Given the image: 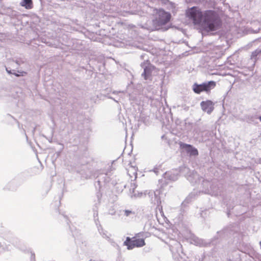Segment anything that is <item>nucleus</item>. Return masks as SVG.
I'll return each instance as SVG.
<instances>
[{
  "label": "nucleus",
  "instance_id": "393cba45",
  "mask_svg": "<svg viewBox=\"0 0 261 261\" xmlns=\"http://www.w3.org/2000/svg\"><path fill=\"white\" fill-rule=\"evenodd\" d=\"M185 170H188V168H185Z\"/></svg>",
  "mask_w": 261,
  "mask_h": 261
},
{
  "label": "nucleus",
  "instance_id": "4468645a",
  "mask_svg": "<svg viewBox=\"0 0 261 261\" xmlns=\"http://www.w3.org/2000/svg\"><path fill=\"white\" fill-rule=\"evenodd\" d=\"M13 74L16 76H23L27 74V72L24 71H17V72L13 70Z\"/></svg>",
  "mask_w": 261,
  "mask_h": 261
},
{
  "label": "nucleus",
  "instance_id": "b1692460",
  "mask_svg": "<svg viewBox=\"0 0 261 261\" xmlns=\"http://www.w3.org/2000/svg\"><path fill=\"white\" fill-rule=\"evenodd\" d=\"M259 120H260V121H261V116H259Z\"/></svg>",
  "mask_w": 261,
  "mask_h": 261
},
{
  "label": "nucleus",
  "instance_id": "a211bd4d",
  "mask_svg": "<svg viewBox=\"0 0 261 261\" xmlns=\"http://www.w3.org/2000/svg\"><path fill=\"white\" fill-rule=\"evenodd\" d=\"M133 212L129 210H125L124 211V215L126 216H128L130 214H133Z\"/></svg>",
  "mask_w": 261,
  "mask_h": 261
},
{
  "label": "nucleus",
  "instance_id": "1a4fd4ad",
  "mask_svg": "<svg viewBox=\"0 0 261 261\" xmlns=\"http://www.w3.org/2000/svg\"><path fill=\"white\" fill-rule=\"evenodd\" d=\"M199 178V175L194 171L191 172L190 174L187 176L188 180L192 184L197 182Z\"/></svg>",
  "mask_w": 261,
  "mask_h": 261
},
{
  "label": "nucleus",
  "instance_id": "4be33fe9",
  "mask_svg": "<svg viewBox=\"0 0 261 261\" xmlns=\"http://www.w3.org/2000/svg\"><path fill=\"white\" fill-rule=\"evenodd\" d=\"M6 71H7L8 73H9L10 74H13V71H12V70H8V69L7 68H6Z\"/></svg>",
  "mask_w": 261,
  "mask_h": 261
},
{
  "label": "nucleus",
  "instance_id": "ddd939ff",
  "mask_svg": "<svg viewBox=\"0 0 261 261\" xmlns=\"http://www.w3.org/2000/svg\"><path fill=\"white\" fill-rule=\"evenodd\" d=\"M261 53V48H257L252 53L251 56V59H255L257 55Z\"/></svg>",
  "mask_w": 261,
  "mask_h": 261
},
{
  "label": "nucleus",
  "instance_id": "bb28decb",
  "mask_svg": "<svg viewBox=\"0 0 261 261\" xmlns=\"http://www.w3.org/2000/svg\"><path fill=\"white\" fill-rule=\"evenodd\" d=\"M165 1L166 2H168V0H165Z\"/></svg>",
  "mask_w": 261,
  "mask_h": 261
},
{
  "label": "nucleus",
  "instance_id": "aec40b11",
  "mask_svg": "<svg viewBox=\"0 0 261 261\" xmlns=\"http://www.w3.org/2000/svg\"><path fill=\"white\" fill-rule=\"evenodd\" d=\"M98 217V211L97 210H94V218L95 219L96 217Z\"/></svg>",
  "mask_w": 261,
  "mask_h": 261
},
{
  "label": "nucleus",
  "instance_id": "5701e85b",
  "mask_svg": "<svg viewBox=\"0 0 261 261\" xmlns=\"http://www.w3.org/2000/svg\"><path fill=\"white\" fill-rule=\"evenodd\" d=\"M188 198H189V197H188V198L185 200V201H184V202H185L187 200H188Z\"/></svg>",
  "mask_w": 261,
  "mask_h": 261
},
{
  "label": "nucleus",
  "instance_id": "f3484780",
  "mask_svg": "<svg viewBox=\"0 0 261 261\" xmlns=\"http://www.w3.org/2000/svg\"><path fill=\"white\" fill-rule=\"evenodd\" d=\"M157 193L159 194L160 192L159 191H156L154 192V195L156 198V203L158 205H159L161 203V201L160 198H157V197H156Z\"/></svg>",
  "mask_w": 261,
  "mask_h": 261
},
{
  "label": "nucleus",
  "instance_id": "6ab92c4d",
  "mask_svg": "<svg viewBox=\"0 0 261 261\" xmlns=\"http://www.w3.org/2000/svg\"><path fill=\"white\" fill-rule=\"evenodd\" d=\"M15 62L18 65H20L21 64L23 63V61H22V60H16Z\"/></svg>",
  "mask_w": 261,
  "mask_h": 261
},
{
  "label": "nucleus",
  "instance_id": "f8f14e48",
  "mask_svg": "<svg viewBox=\"0 0 261 261\" xmlns=\"http://www.w3.org/2000/svg\"><path fill=\"white\" fill-rule=\"evenodd\" d=\"M192 241H193V243H194L195 245L200 247L205 246L207 244V243L203 240L195 237H194L192 239Z\"/></svg>",
  "mask_w": 261,
  "mask_h": 261
},
{
  "label": "nucleus",
  "instance_id": "dca6fc26",
  "mask_svg": "<svg viewBox=\"0 0 261 261\" xmlns=\"http://www.w3.org/2000/svg\"><path fill=\"white\" fill-rule=\"evenodd\" d=\"M161 165H159V166H156L155 167H154V168L153 169L152 171L156 174H158L159 172V170L161 168Z\"/></svg>",
  "mask_w": 261,
  "mask_h": 261
},
{
  "label": "nucleus",
  "instance_id": "412c9836",
  "mask_svg": "<svg viewBox=\"0 0 261 261\" xmlns=\"http://www.w3.org/2000/svg\"><path fill=\"white\" fill-rule=\"evenodd\" d=\"M31 261H35V254L34 253H31Z\"/></svg>",
  "mask_w": 261,
  "mask_h": 261
},
{
  "label": "nucleus",
  "instance_id": "7ed1b4c3",
  "mask_svg": "<svg viewBox=\"0 0 261 261\" xmlns=\"http://www.w3.org/2000/svg\"><path fill=\"white\" fill-rule=\"evenodd\" d=\"M215 86V82L212 81L207 82H204L201 84H197V83H195L193 85V90L194 92L197 94H199L203 91H205L208 93L212 89H214Z\"/></svg>",
  "mask_w": 261,
  "mask_h": 261
},
{
  "label": "nucleus",
  "instance_id": "6e6552de",
  "mask_svg": "<svg viewBox=\"0 0 261 261\" xmlns=\"http://www.w3.org/2000/svg\"><path fill=\"white\" fill-rule=\"evenodd\" d=\"M127 174L129 175V176L134 179H136L137 178V169L136 167L133 166H129L127 168Z\"/></svg>",
  "mask_w": 261,
  "mask_h": 261
},
{
  "label": "nucleus",
  "instance_id": "20e7f679",
  "mask_svg": "<svg viewBox=\"0 0 261 261\" xmlns=\"http://www.w3.org/2000/svg\"><path fill=\"white\" fill-rule=\"evenodd\" d=\"M124 245L127 246L128 249L130 250L135 247H143L145 243L143 239H137L136 237L130 239L129 237H127L124 242Z\"/></svg>",
  "mask_w": 261,
  "mask_h": 261
},
{
  "label": "nucleus",
  "instance_id": "2eb2a0df",
  "mask_svg": "<svg viewBox=\"0 0 261 261\" xmlns=\"http://www.w3.org/2000/svg\"><path fill=\"white\" fill-rule=\"evenodd\" d=\"M170 173H171L170 172H166V175L167 176H169V178L170 179L172 180H175L177 179V176H172L171 174H170Z\"/></svg>",
  "mask_w": 261,
  "mask_h": 261
},
{
  "label": "nucleus",
  "instance_id": "f03ea898",
  "mask_svg": "<svg viewBox=\"0 0 261 261\" xmlns=\"http://www.w3.org/2000/svg\"><path fill=\"white\" fill-rule=\"evenodd\" d=\"M171 15L169 13L165 12L161 9L157 13L156 18L153 20V24L156 29H159L161 27L168 23L170 19Z\"/></svg>",
  "mask_w": 261,
  "mask_h": 261
},
{
  "label": "nucleus",
  "instance_id": "9b49d317",
  "mask_svg": "<svg viewBox=\"0 0 261 261\" xmlns=\"http://www.w3.org/2000/svg\"><path fill=\"white\" fill-rule=\"evenodd\" d=\"M20 5L27 9H31L33 7L32 0H21Z\"/></svg>",
  "mask_w": 261,
  "mask_h": 261
},
{
  "label": "nucleus",
  "instance_id": "423d86ee",
  "mask_svg": "<svg viewBox=\"0 0 261 261\" xmlns=\"http://www.w3.org/2000/svg\"><path fill=\"white\" fill-rule=\"evenodd\" d=\"M141 66L144 69V71L142 73V76L145 80L149 79L151 76L153 67L146 62L142 63L141 64Z\"/></svg>",
  "mask_w": 261,
  "mask_h": 261
},
{
  "label": "nucleus",
  "instance_id": "0eeeda50",
  "mask_svg": "<svg viewBox=\"0 0 261 261\" xmlns=\"http://www.w3.org/2000/svg\"><path fill=\"white\" fill-rule=\"evenodd\" d=\"M214 103L210 100L202 101L200 102V106L203 111L210 114L214 109Z\"/></svg>",
  "mask_w": 261,
  "mask_h": 261
},
{
  "label": "nucleus",
  "instance_id": "f257e3e1",
  "mask_svg": "<svg viewBox=\"0 0 261 261\" xmlns=\"http://www.w3.org/2000/svg\"><path fill=\"white\" fill-rule=\"evenodd\" d=\"M186 14L194 24L200 25L206 31H216L221 25L220 17L213 10H206L203 13L199 8L193 7L187 10Z\"/></svg>",
  "mask_w": 261,
  "mask_h": 261
},
{
  "label": "nucleus",
  "instance_id": "39448f33",
  "mask_svg": "<svg viewBox=\"0 0 261 261\" xmlns=\"http://www.w3.org/2000/svg\"><path fill=\"white\" fill-rule=\"evenodd\" d=\"M180 149L185 151L190 156H197L198 154V150L193 146L190 144L180 142L179 143Z\"/></svg>",
  "mask_w": 261,
  "mask_h": 261
},
{
  "label": "nucleus",
  "instance_id": "9d476101",
  "mask_svg": "<svg viewBox=\"0 0 261 261\" xmlns=\"http://www.w3.org/2000/svg\"><path fill=\"white\" fill-rule=\"evenodd\" d=\"M208 192L211 195H218L220 192V187L217 184H213L211 186L210 190H208Z\"/></svg>",
  "mask_w": 261,
  "mask_h": 261
},
{
  "label": "nucleus",
  "instance_id": "a878e982",
  "mask_svg": "<svg viewBox=\"0 0 261 261\" xmlns=\"http://www.w3.org/2000/svg\"><path fill=\"white\" fill-rule=\"evenodd\" d=\"M89 261H93L92 259H90Z\"/></svg>",
  "mask_w": 261,
  "mask_h": 261
}]
</instances>
